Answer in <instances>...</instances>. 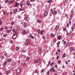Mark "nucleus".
<instances>
[{"label": "nucleus", "mask_w": 75, "mask_h": 75, "mask_svg": "<svg viewBox=\"0 0 75 75\" xmlns=\"http://www.w3.org/2000/svg\"><path fill=\"white\" fill-rule=\"evenodd\" d=\"M34 62L35 63H36V64H37V63H39L40 64H41V60L40 59H38L37 60V59H36L35 60Z\"/></svg>", "instance_id": "nucleus-1"}, {"label": "nucleus", "mask_w": 75, "mask_h": 75, "mask_svg": "<svg viewBox=\"0 0 75 75\" xmlns=\"http://www.w3.org/2000/svg\"><path fill=\"white\" fill-rule=\"evenodd\" d=\"M20 68H18L16 71V73L17 74H19L20 73Z\"/></svg>", "instance_id": "nucleus-2"}, {"label": "nucleus", "mask_w": 75, "mask_h": 75, "mask_svg": "<svg viewBox=\"0 0 75 75\" xmlns=\"http://www.w3.org/2000/svg\"><path fill=\"white\" fill-rule=\"evenodd\" d=\"M15 5H14V7H17L19 5V3H17V2H15Z\"/></svg>", "instance_id": "nucleus-3"}, {"label": "nucleus", "mask_w": 75, "mask_h": 75, "mask_svg": "<svg viewBox=\"0 0 75 75\" xmlns=\"http://www.w3.org/2000/svg\"><path fill=\"white\" fill-rule=\"evenodd\" d=\"M17 36V35L16 34H14L12 36V38L13 39H16V37Z\"/></svg>", "instance_id": "nucleus-4"}, {"label": "nucleus", "mask_w": 75, "mask_h": 75, "mask_svg": "<svg viewBox=\"0 0 75 75\" xmlns=\"http://www.w3.org/2000/svg\"><path fill=\"white\" fill-rule=\"evenodd\" d=\"M25 44L27 45H28L30 44V42H28V40H26L25 41Z\"/></svg>", "instance_id": "nucleus-5"}, {"label": "nucleus", "mask_w": 75, "mask_h": 75, "mask_svg": "<svg viewBox=\"0 0 75 75\" xmlns=\"http://www.w3.org/2000/svg\"><path fill=\"white\" fill-rule=\"evenodd\" d=\"M22 34L23 35H25L26 34V30H24L22 32Z\"/></svg>", "instance_id": "nucleus-6"}, {"label": "nucleus", "mask_w": 75, "mask_h": 75, "mask_svg": "<svg viewBox=\"0 0 75 75\" xmlns=\"http://www.w3.org/2000/svg\"><path fill=\"white\" fill-rule=\"evenodd\" d=\"M26 65V63L24 62H23L21 63V65L22 66H24V65Z\"/></svg>", "instance_id": "nucleus-7"}, {"label": "nucleus", "mask_w": 75, "mask_h": 75, "mask_svg": "<svg viewBox=\"0 0 75 75\" xmlns=\"http://www.w3.org/2000/svg\"><path fill=\"white\" fill-rule=\"evenodd\" d=\"M10 74V71L8 70L6 73V75H8Z\"/></svg>", "instance_id": "nucleus-8"}, {"label": "nucleus", "mask_w": 75, "mask_h": 75, "mask_svg": "<svg viewBox=\"0 0 75 75\" xmlns=\"http://www.w3.org/2000/svg\"><path fill=\"white\" fill-rule=\"evenodd\" d=\"M57 13V12L56 11H52L53 14H56Z\"/></svg>", "instance_id": "nucleus-9"}, {"label": "nucleus", "mask_w": 75, "mask_h": 75, "mask_svg": "<svg viewBox=\"0 0 75 75\" xmlns=\"http://www.w3.org/2000/svg\"><path fill=\"white\" fill-rule=\"evenodd\" d=\"M38 51L39 53H41V52H42V50L41 49V48H39Z\"/></svg>", "instance_id": "nucleus-10"}, {"label": "nucleus", "mask_w": 75, "mask_h": 75, "mask_svg": "<svg viewBox=\"0 0 75 75\" xmlns=\"http://www.w3.org/2000/svg\"><path fill=\"white\" fill-rule=\"evenodd\" d=\"M29 36H30V37H31V38H32V39H34V36H32V35H31V33H30L29 34Z\"/></svg>", "instance_id": "nucleus-11"}, {"label": "nucleus", "mask_w": 75, "mask_h": 75, "mask_svg": "<svg viewBox=\"0 0 75 75\" xmlns=\"http://www.w3.org/2000/svg\"><path fill=\"white\" fill-rule=\"evenodd\" d=\"M19 4L20 5V7H23V3H22V2H21L20 3H19Z\"/></svg>", "instance_id": "nucleus-12"}, {"label": "nucleus", "mask_w": 75, "mask_h": 75, "mask_svg": "<svg viewBox=\"0 0 75 75\" xmlns=\"http://www.w3.org/2000/svg\"><path fill=\"white\" fill-rule=\"evenodd\" d=\"M47 14H48V13L47 12H45L44 14V17H46L47 16Z\"/></svg>", "instance_id": "nucleus-13"}, {"label": "nucleus", "mask_w": 75, "mask_h": 75, "mask_svg": "<svg viewBox=\"0 0 75 75\" xmlns=\"http://www.w3.org/2000/svg\"><path fill=\"white\" fill-rule=\"evenodd\" d=\"M58 28H59V26H56L55 27V30L57 31L58 29Z\"/></svg>", "instance_id": "nucleus-14"}, {"label": "nucleus", "mask_w": 75, "mask_h": 75, "mask_svg": "<svg viewBox=\"0 0 75 75\" xmlns=\"http://www.w3.org/2000/svg\"><path fill=\"white\" fill-rule=\"evenodd\" d=\"M54 67H52L50 70V72H52L53 71V69H54Z\"/></svg>", "instance_id": "nucleus-15"}, {"label": "nucleus", "mask_w": 75, "mask_h": 75, "mask_svg": "<svg viewBox=\"0 0 75 75\" xmlns=\"http://www.w3.org/2000/svg\"><path fill=\"white\" fill-rule=\"evenodd\" d=\"M58 38L59 40H61V39L62 38L61 36V35L58 36Z\"/></svg>", "instance_id": "nucleus-16"}, {"label": "nucleus", "mask_w": 75, "mask_h": 75, "mask_svg": "<svg viewBox=\"0 0 75 75\" xmlns=\"http://www.w3.org/2000/svg\"><path fill=\"white\" fill-rule=\"evenodd\" d=\"M17 12V9H15L14 11V13H16Z\"/></svg>", "instance_id": "nucleus-17"}, {"label": "nucleus", "mask_w": 75, "mask_h": 75, "mask_svg": "<svg viewBox=\"0 0 75 75\" xmlns=\"http://www.w3.org/2000/svg\"><path fill=\"white\" fill-rule=\"evenodd\" d=\"M24 55H21V59L23 60V59H24Z\"/></svg>", "instance_id": "nucleus-18"}, {"label": "nucleus", "mask_w": 75, "mask_h": 75, "mask_svg": "<svg viewBox=\"0 0 75 75\" xmlns=\"http://www.w3.org/2000/svg\"><path fill=\"white\" fill-rule=\"evenodd\" d=\"M66 57V54L65 53H64L63 54V55L62 56L63 58H65Z\"/></svg>", "instance_id": "nucleus-19"}, {"label": "nucleus", "mask_w": 75, "mask_h": 75, "mask_svg": "<svg viewBox=\"0 0 75 75\" xmlns=\"http://www.w3.org/2000/svg\"><path fill=\"white\" fill-rule=\"evenodd\" d=\"M11 65L12 66H14V65H15V63L14 62H12Z\"/></svg>", "instance_id": "nucleus-20"}, {"label": "nucleus", "mask_w": 75, "mask_h": 75, "mask_svg": "<svg viewBox=\"0 0 75 75\" xmlns=\"http://www.w3.org/2000/svg\"><path fill=\"white\" fill-rule=\"evenodd\" d=\"M26 4L27 5V6H30V3L29 2L26 3Z\"/></svg>", "instance_id": "nucleus-21"}, {"label": "nucleus", "mask_w": 75, "mask_h": 75, "mask_svg": "<svg viewBox=\"0 0 75 75\" xmlns=\"http://www.w3.org/2000/svg\"><path fill=\"white\" fill-rule=\"evenodd\" d=\"M24 24V27H25L26 26H27V24H26V23H23Z\"/></svg>", "instance_id": "nucleus-22"}, {"label": "nucleus", "mask_w": 75, "mask_h": 75, "mask_svg": "<svg viewBox=\"0 0 75 75\" xmlns=\"http://www.w3.org/2000/svg\"><path fill=\"white\" fill-rule=\"evenodd\" d=\"M7 36V34H4V35H3V37H5V38H6V37Z\"/></svg>", "instance_id": "nucleus-23"}, {"label": "nucleus", "mask_w": 75, "mask_h": 75, "mask_svg": "<svg viewBox=\"0 0 75 75\" xmlns=\"http://www.w3.org/2000/svg\"><path fill=\"white\" fill-rule=\"evenodd\" d=\"M24 8H22L21 9H19V11H24Z\"/></svg>", "instance_id": "nucleus-24"}, {"label": "nucleus", "mask_w": 75, "mask_h": 75, "mask_svg": "<svg viewBox=\"0 0 75 75\" xmlns=\"http://www.w3.org/2000/svg\"><path fill=\"white\" fill-rule=\"evenodd\" d=\"M9 2L11 4L12 3H14V1L12 0H11L9 1Z\"/></svg>", "instance_id": "nucleus-25"}, {"label": "nucleus", "mask_w": 75, "mask_h": 75, "mask_svg": "<svg viewBox=\"0 0 75 75\" xmlns=\"http://www.w3.org/2000/svg\"><path fill=\"white\" fill-rule=\"evenodd\" d=\"M69 50L70 51H72V47H70L69 48Z\"/></svg>", "instance_id": "nucleus-26"}, {"label": "nucleus", "mask_w": 75, "mask_h": 75, "mask_svg": "<svg viewBox=\"0 0 75 75\" xmlns=\"http://www.w3.org/2000/svg\"><path fill=\"white\" fill-rule=\"evenodd\" d=\"M7 63V62L6 61H5L4 62V65H6V64Z\"/></svg>", "instance_id": "nucleus-27"}, {"label": "nucleus", "mask_w": 75, "mask_h": 75, "mask_svg": "<svg viewBox=\"0 0 75 75\" xmlns=\"http://www.w3.org/2000/svg\"><path fill=\"white\" fill-rule=\"evenodd\" d=\"M37 32L38 34H40V30L38 29L37 30Z\"/></svg>", "instance_id": "nucleus-28"}, {"label": "nucleus", "mask_w": 75, "mask_h": 75, "mask_svg": "<svg viewBox=\"0 0 75 75\" xmlns=\"http://www.w3.org/2000/svg\"><path fill=\"white\" fill-rule=\"evenodd\" d=\"M24 20H25V21H27V16L25 17L24 18Z\"/></svg>", "instance_id": "nucleus-29"}, {"label": "nucleus", "mask_w": 75, "mask_h": 75, "mask_svg": "<svg viewBox=\"0 0 75 75\" xmlns=\"http://www.w3.org/2000/svg\"><path fill=\"white\" fill-rule=\"evenodd\" d=\"M70 45V43H69V42L67 44V47H69V46Z\"/></svg>", "instance_id": "nucleus-30"}, {"label": "nucleus", "mask_w": 75, "mask_h": 75, "mask_svg": "<svg viewBox=\"0 0 75 75\" xmlns=\"http://www.w3.org/2000/svg\"><path fill=\"white\" fill-rule=\"evenodd\" d=\"M4 55V56H5V57H7V54L6 53H5Z\"/></svg>", "instance_id": "nucleus-31"}, {"label": "nucleus", "mask_w": 75, "mask_h": 75, "mask_svg": "<svg viewBox=\"0 0 75 75\" xmlns=\"http://www.w3.org/2000/svg\"><path fill=\"white\" fill-rule=\"evenodd\" d=\"M51 1H52V0H49L48 1H47V3H51Z\"/></svg>", "instance_id": "nucleus-32"}, {"label": "nucleus", "mask_w": 75, "mask_h": 75, "mask_svg": "<svg viewBox=\"0 0 75 75\" xmlns=\"http://www.w3.org/2000/svg\"><path fill=\"white\" fill-rule=\"evenodd\" d=\"M8 2V0H6L5 1V3H7Z\"/></svg>", "instance_id": "nucleus-33"}, {"label": "nucleus", "mask_w": 75, "mask_h": 75, "mask_svg": "<svg viewBox=\"0 0 75 75\" xmlns=\"http://www.w3.org/2000/svg\"><path fill=\"white\" fill-rule=\"evenodd\" d=\"M50 36L51 37H54V34L52 33H51L50 34Z\"/></svg>", "instance_id": "nucleus-34"}, {"label": "nucleus", "mask_w": 75, "mask_h": 75, "mask_svg": "<svg viewBox=\"0 0 75 75\" xmlns=\"http://www.w3.org/2000/svg\"><path fill=\"white\" fill-rule=\"evenodd\" d=\"M16 50H17V51H18V50H19V48H18V47H17L16 48Z\"/></svg>", "instance_id": "nucleus-35"}, {"label": "nucleus", "mask_w": 75, "mask_h": 75, "mask_svg": "<svg viewBox=\"0 0 75 75\" xmlns=\"http://www.w3.org/2000/svg\"><path fill=\"white\" fill-rule=\"evenodd\" d=\"M2 23H1V20L0 19V25H1Z\"/></svg>", "instance_id": "nucleus-36"}, {"label": "nucleus", "mask_w": 75, "mask_h": 75, "mask_svg": "<svg viewBox=\"0 0 75 75\" xmlns=\"http://www.w3.org/2000/svg\"><path fill=\"white\" fill-rule=\"evenodd\" d=\"M75 28L74 27H73L71 28V30H74V29Z\"/></svg>", "instance_id": "nucleus-37"}, {"label": "nucleus", "mask_w": 75, "mask_h": 75, "mask_svg": "<svg viewBox=\"0 0 75 75\" xmlns=\"http://www.w3.org/2000/svg\"><path fill=\"white\" fill-rule=\"evenodd\" d=\"M8 61L9 62H11V59H9L8 60Z\"/></svg>", "instance_id": "nucleus-38"}, {"label": "nucleus", "mask_w": 75, "mask_h": 75, "mask_svg": "<svg viewBox=\"0 0 75 75\" xmlns=\"http://www.w3.org/2000/svg\"><path fill=\"white\" fill-rule=\"evenodd\" d=\"M67 27L68 28L69 27V23H68L67 24Z\"/></svg>", "instance_id": "nucleus-39"}, {"label": "nucleus", "mask_w": 75, "mask_h": 75, "mask_svg": "<svg viewBox=\"0 0 75 75\" xmlns=\"http://www.w3.org/2000/svg\"><path fill=\"white\" fill-rule=\"evenodd\" d=\"M37 21L38 23H40L41 22V21H39V20H38Z\"/></svg>", "instance_id": "nucleus-40"}, {"label": "nucleus", "mask_w": 75, "mask_h": 75, "mask_svg": "<svg viewBox=\"0 0 75 75\" xmlns=\"http://www.w3.org/2000/svg\"><path fill=\"white\" fill-rule=\"evenodd\" d=\"M6 33H8L10 32V31L8 30H7L6 31Z\"/></svg>", "instance_id": "nucleus-41"}, {"label": "nucleus", "mask_w": 75, "mask_h": 75, "mask_svg": "<svg viewBox=\"0 0 75 75\" xmlns=\"http://www.w3.org/2000/svg\"><path fill=\"white\" fill-rule=\"evenodd\" d=\"M11 25H13V24H14V22L13 21L11 23Z\"/></svg>", "instance_id": "nucleus-42"}, {"label": "nucleus", "mask_w": 75, "mask_h": 75, "mask_svg": "<svg viewBox=\"0 0 75 75\" xmlns=\"http://www.w3.org/2000/svg\"><path fill=\"white\" fill-rule=\"evenodd\" d=\"M59 44H60V42H57V45H59Z\"/></svg>", "instance_id": "nucleus-43"}, {"label": "nucleus", "mask_w": 75, "mask_h": 75, "mask_svg": "<svg viewBox=\"0 0 75 75\" xmlns=\"http://www.w3.org/2000/svg\"><path fill=\"white\" fill-rule=\"evenodd\" d=\"M26 51H27L23 50V51H22V52L24 53V52H26Z\"/></svg>", "instance_id": "nucleus-44"}, {"label": "nucleus", "mask_w": 75, "mask_h": 75, "mask_svg": "<svg viewBox=\"0 0 75 75\" xmlns=\"http://www.w3.org/2000/svg\"><path fill=\"white\" fill-rule=\"evenodd\" d=\"M5 30H7L8 29V28H7V26H6L5 27Z\"/></svg>", "instance_id": "nucleus-45"}, {"label": "nucleus", "mask_w": 75, "mask_h": 75, "mask_svg": "<svg viewBox=\"0 0 75 75\" xmlns=\"http://www.w3.org/2000/svg\"><path fill=\"white\" fill-rule=\"evenodd\" d=\"M26 60H29V57H26Z\"/></svg>", "instance_id": "nucleus-46"}, {"label": "nucleus", "mask_w": 75, "mask_h": 75, "mask_svg": "<svg viewBox=\"0 0 75 75\" xmlns=\"http://www.w3.org/2000/svg\"><path fill=\"white\" fill-rule=\"evenodd\" d=\"M72 18V16H70L69 18V20H71Z\"/></svg>", "instance_id": "nucleus-47"}, {"label": "nucleus", "mask_w": 75, "mask_h": 75, "mask_svg": "<svg viewBox=\"0 0 75 75\" xmlns=\"http://www.w3.org/2000/svg\"><path fill=\"white\" fill-rule=\"evenodd\" d=\"M3 30V28H1V29H0V31H2V30Z\"/></svg>", "instance_id": "nucleus-48"}, {"label": "nucleus", "mask_w": 75, "mask_h": 75, "mask_svg": "<svg viewBox=\"0 0 75 75\" xmlns=\"http://www.w3.org/2000/svg\"><path fill=\"white\" fill-rule=\"evenodd\" d=\"M47 75H49V74H50V73L49 72V71H47Z\"/></svg>", "instance_id": "nucleus-49"}, {"label": "nucleus", "mask_w": 75, "mask_h": 75, "mask_svg": "<svg viewBox=\"0 0 75 75\" xmlns=\"http://www.w3.org/2000/svg\"><path fill=\"white\" fill-rule=\"evenodd\" d=\"M30 1H31V2H33V1H34L35 0H30Z\"/></svg>", "instance_id": "nucleus-50"}, {"label": "nucleus", "mask_w": 75, "mask_h": 75, "mask_svg": "<svg viewBox=\"0 0 75 75\" xmlns=\"http://www.w3.org/2000/svg\"><path fill=\"white\" fill-rule=\"evenodd\" d=\"M63 30L64 31H66V30H67V29L65 28H63Z\"/></svg>", "instance_id": "nucleus-51"}, {"label": "nucleus", "mask_w": 75, "mask_h": 75, "mask_svg": "<svg viewBox=\"0 0 75 75\" xmlns=\"http://www.w3.org/2000/svg\"><path fill=\"white\" fill-rule=\"evenodd\" d=\"M66 35L67 36H68V35H69V33H67L66 34Z\"/></svg>", "instance_id": "nucleus-52"}, {"label": "nucleus", "mask_w": 75, "mask_h": 75, "mask_svg": "<svg viewBox=\"0 0 75 75\" xmlns=\"http://www.w3.org/2000/svg\"><path fill=\"white\" fill-rule=\"evenodd\" d=\"M15 32V29H13L12 30V32H13V33H14Z\"/></svg>", "instance_id": "nucleus-53"}, {"label": "nucleus", "mask_w": 75, "mask_h": 75, "mask_svg": "<svg viewBox=\"0 0 75 75\" xmlns=\"http://www.w3.org/2000/svg\"><path fill=\"white\" fill-rule=\"evenodd\" d=\"M53 64H54V62H52V63L51 64V65H52Z\"/></svg>", "instance_id": "nucleus-54"}, {"label": "nucleus", "mask_w": 75, "mask_h": 75, "mask_svg": "<svg viewBox=\"0 0 75 75\" xmlns=\"http://www.w3.org/2000/svg\"><path fill=\"white\" fill-rule=\"evenodd\" d=\"M10 15H11V14H13V13H12V12L11 11L10 12Z\"/></svg>", "instance_id": "nucleus-55"}, {"label": "nucleus", "mask_w": 75, "mask_h": 75, "mask_svg": "<svg viewBox=\"0 0 75 75\" xmlns=\"http://www.w3.org/2000/svg\"><path fill=\"white\" fill-rule=\"evenodd\" d=\"M53 72H56V70L55 69H54L53 70Z\"/></svg>", "instance_id": "nucleus-56"}, {"label": "nucleus", "mask_w": 75, "mask_h": 75, "mask_svg": "<svg viewBox=\"0 0 75 75\" xmlns=\"http://www.w3.org/2000/svg\"><path fill=\"white\" fill-rule=\"evenodd\" d=\"M59 58V56H57V59H58Z\"/></svg>", "instance_id": "nucleus-57"}, {"label": "nucleus", "mask_w": 75, "mask_h": 75, "mask_svg": "<svg viewBox=\"0 0 75 75\" xmlns=\"http://www.w3.org/2000/svg\"><path fill=\"white\" fill-rule=\"evenodd\" d=\"M58 62L59 64V63H60L61 62V61H60V60L58 61Z\"/></svg>", "instance_id": "nucleus-58"}, {"label": "nucleus", "mask_w": 75, "mask_h": 75, "mask_svg": "<svg viewBox=\"0 0 75 75\" xmlns=\"http://www.w3.org/2000/svg\"><path fill=\"white\" fill-rule=\"evenodd\" d=\"M61 51V50L59 49L58 50V52H60Z\"/></svg>", "instance_id": "nucleus-59"}, {"label": "nucleus", "mask_w": 75, "mask_h": 75, "mask_svg": "<svg viewBox=\"0 0 75 75\" xmlns=\"http://www.w3.org/2000/svg\"><path fill=\"white\" fill-rule=\"evenodd\" d=\"M44 69H43L42 71V72H44Z\"/></svg>", "instance_id": "nucleus-60"}, {"label": "nucleus", "mask_w": 75, "mask_h": 75, "mask_svg": "<svg viewBox=\"0 0 75 75\" xmlns=\"http://www.w3.org/2000/svg\"><path fill=\"white\" fill-rule=\"evenodd\" d=\"M65 44H66V42L64 41V45H65Z\"/></svg>", "instance_id": "nucleus-61"}, {"label": "nucleus", "mask_w": 75, "mask_h": 75, "mask_svg": "<svg viewBox=\"0 0 75 75\" xmlns=\"http://www.w3.org/2000/svg\"><path fill=\"white\" fill-rule=\"evenodd\" d=\"M3 13H4L3 15H4L6 14V12H3Z\"/></svg>", "instance_id": "nucleus-62"}, {"label": "nucleus", "mask_w": 75, "mask_h": 75, "mask_svg": "<svg viewBox=\"0 0 75 75\" xmlns=\"http://www.w3.org/2000/svg\"><path fill=\"white\" fill-rule=\"evenodd\" d=\"M10 42H11V44H12L13 43V40H11V41H10Z\"/></svg>", "instance_id": "nucleus-63"}, {"label": "nucleus", "mask_w": 75, "mask_h": 75, "mask_svg": "<svg viewBox=\"0 0 75 75\" xmlns=\"http://www.w3.org/2000/svg\"><path fill=\"white\" fill-rule=\"evenodd\" d=\"M50 62H49L48 65H50Z\"/></svg>", "instance_id": "nucleus-64"}]
</instances>
